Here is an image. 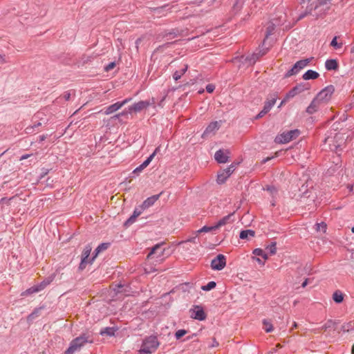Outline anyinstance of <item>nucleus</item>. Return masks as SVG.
Returning a JSON list of instances; mask_svg holds the SVG:
<instances>
[{"mask_svg": "<svg viewBox=\"0 0 354 354\" xmlns=\"http://www.w3.org/2000/svg\"><path fill=\"white\" fill-rule=\"evenodd\" d=\"M226 266V257L222 254H218L211 261V268L214 270H221Z\"/></svg>", "mask_w": 354, "mask_h": 354, "instance_id": "nucleus-8", "label": "nucleus"}, {"mask_svg": "<svg viewBox=\"0 0 354 354\" xmlns=\"http://www.w3.org/2000/svg\"><path fill=\"white\" fill-rule=\"evenodd\" d=\"M321 101L319 100L316 97L312 100V102H310V104H309V106L307 107L306 109V112L308 113V114H313L315 113L320 104H321Z\"/></svg>", "mask_w": 354, "mask_h": 354, "instance_id": "nucleus-16", "label": "nucleus"}, {"mask_svg": "<svg viewBox=\"0 0 354 354\" xmlns=\"http://www.w3.org/2000/svg\"><path fill=\"white\" fill-rule=\"evenodd\" d=\"M189 68L188 64H185L183 68H182L180 70L176 71L173 74V78L177 81L180 79L182 75H183L186 71H187Z\"/></svg>", "mask_w": 354, "mask_h": 354, "instance_id": "nucleus-30", "label": "nucleus"}, {"mask_svg": "<svg viewBox=\"0 0 354 354\" xmlns=\"http://www.w3.org/2000/svg\"><path fill=\"white\" fill-rule=\"evenodd\" d=\"M342 330L344 332H349L351 330H354V321L350 322L346 324H344L342 326Z\"/></svg>", "mask_w": 354, "mask_h": 354, "instance_id": "nucleus-41", "label": "nucleus"}, {"mask_svg": "<svg viewBox=\"0 0 354 354\" xmlns=\"http://www.w3.org/2000/svg\"><path fill=\"white\" fill-rule=\"evenodd\" d=\"M120 104H119L118 102H117L111 105L108 106L107 107L104 108L100 112L103 113L105 115L111 114L121 109Z\"/></svg>", "mask_w": 354, "mask_h": 354, "instance_id": "nucleus-17", "label": "nucleus"}, {"mask_svg": "<svg viewBox=\"0 0 354 354\" xmlns=\"http://www.w3.org/2000/svg\"><path fill=\"white\" fill-rule=\"evenodd\" d=\"M333 299L337 304H340L344 300V295L340 290H336L333 295Z\"/></svg>", "mask_w": 354, "mask_h": 354, "instance_id": "nucleus-33", "label": "nucleus"}, {"mask_svg": "<svg viewBox=\"0 0 354 354\" xmlns=\"http://www.w3.org/2000/svg\"><path fill=\"white\" fill-rule=\"evenodd\" d=\"M187 333V331L185 329H180V330H178L176 333H175V338L178 340L180 339L181 337H183L185 335H186Z\"/></svg>", "mask_w": 354, "mask_h": 354, "instance_id": "nucleus-46", "label": "nucleus"}, {"mask_svg": "<svg viewBox=\"0 0 354 354\" xmlns=\"http://www.w3.org/2000/svg\"><path fill=\"white\" fill-rule=\"evenodd\" d=\"M319 77V74L313 70H308L302 76L305 80H315Z\"/></svg>", "mask_w": 354, "mask_h": 354, "instance_id": "nucleus-28", "label": "nucleus"}, {"mask_svg": "<svg viewBox=\"0 0 354 354\" xmlns=\"http://www.w3.org/2000/svg\"><path fill=\"white\" fill-rule=\"evenodd\" d=\"M115 66V63L114 62H110L108 65H106L104 68L106 71H109L112 70Z\"/></svg>", "mask_w": 354, "mask_h": 354, "instance_id": "nucleus-58", "label": "nucleus"}, {"mask_svg": "<svg viewBox=\"0 0 354 354\" xmlns=\"http://www.w3.org/2000/svg\"><path fill=\"white\" fill-rule=\"evenodd\" d=\"M180 35V31L177 28H174L171 30H165L160 34V36L166 37L168 39L175 38Z\"/></svg>", "mask_w": 354, "mask_h": 354, "instance_id": "nucleus-20", "label": "nucleus"}, {"mask_svg": "<svg viewBox=\"0 0 354 354\" xmlns=\"http://www.w3.org/2000/svg\"><path fill=\"white\" fill-rule=\"evenodd\" d=\"M215 89V86L212 84H209L206 86V91L207 93H212Z\"/></svg>", "mask_w": 354, "mask_h": 354, "instance_id": "nucleus-57", "label": "nucleus"}, {"mask_svg": "<svg viewBox=\"0 0 354 354\" xmlns=\"http://www.w3.org/2000/svg\"><path fill=\"white\" fill-rule=\"evenodd\" d=\"M136 216L134 215H131L124 223V226L125 227H129L131 225H132L136 220Z\"/></svg>", "mask_w": 354, "mask_h": 354, "instance_id": "nucleus-47", "label": "nucleus"}, {"mask_svg": "<svg viewBox=\"0 0 354 354\" xmlns=\"http://www.w3.org/2000/svg\"><path fill=\"white\" fill-rule=\"evenodd\" d=\"M130 286L126 284L118 283L115 286L113 290L115 295L122 294L124 295H130Z\"/></svg>", "mask_w": 354, "mask_h": 354, "instance_id": "nucleus-14", "label": "nucleus"}, {"mask_svg": "<svg viewBox=\"0 0 354 354\" xmlns=\"http://www.w3.org/2000/svg\"><path fill=\"white\" fill-rule=\"evenodd\" d=\"M268 112L265 111L263 109L254 117L255 120H259L263 118Z\"/></svg>", "mask_w": 354, "mask_h": 354, "instance_id": "nucleus-55", "label": "nucleus"}, {"mask_svg": "<svg viewBox=\"0 0 354 354\" xmlns=\"http://www.w3.org/2000/svg\"><path fill=\"white\" fill-rule=\"evenodd\" d=\"M324 142L329 145L331 151L338 153L342 151V145L345 143V139L343 134L336 133L333 137L327 136Z\"/></svg>", "mask_w": 354, "mask_h": 354, "instance_id": "nucleus-3", "label": "nucleus"}, {"mask_svg": "<svg viewBox=\"0 0 354 354\" xmlns=\"http://www.w3.org/2000/svg\"><path fill=\"white\" fill-rule=\"evenodd\" d=\"M234 213H231V214H229L227 216H225L224 217H223L222 218H221L217 223L216 225H214V227L217 229H218L219 227H221V226H223L227 223H232L234 221V220L232 218V216H234Z\"/></svg>", "mask_w": 354, "mask_h": 354, "instance_id": "nucleus-18", "label": "nucleus"}, {"mask_svg": "<svg viewBox=\"0 0 354 354\" xmlns=\"http://www.w3.org/2000/svg\"><path fill=\"white\" fill-rule=\"evenodd\" d=\"M234 171V166H229L225 169H223L217 174L216 182L218 184L224 183L226 180L230 176V175Z\"/></svg>", "mask_w": 354, "mask_h": 354, "instance_id": "nucleus-11", "label": "nucleus"}, {"mask_svg": "<svg viewBox=\"0 0 354 354\" xmlns=\"http://www.w3.org/2000/svg\"><path fill=\"white\" fill-rule=\"evenodd\" d=\"M309 86L307 85V84L304 83H300L297 84L295 86H294L290 91L292 93V94L295 96L296 95L301 93V92L308 90Z\"/></svg>", "mask_w": 354, "mask_h": 354, "instance_id": "nucleus-24", "label": "nucleus"}, {"mask_svg": "<svg viewBox=\"0 0 354 354\" xmlns=\"http://www.w3.org/2000/svg\"><path fill=\"white\" fill-rule=\"evenodd\" d=\"M216 228L214 227V225L213 226H207V225H205L203 226L202 228H201L200 230L196 231V234H201L202 232H212V231H214V230H216Z\"/></svg>", "mask_w": 354, "mask_h": 354, "instance_id": "nucleus-39", "label": "nucleus"}, {"mask_svg": "<svg viewBox=\"0 0 354 354\" xmlns=\"http://www.w3.org/2000/svg\"><path fill=\"white\" fill-rule=\"evenodd\" d=\"M155 104V100L154 98L151 99V100H141L138 102H136L133 104L131 106H129V111L134 112V113H138L142 111L144 109H146L148 106L150 105Z\"/></svg>", "mask_w": 354, "mask_h": 354, "instance_id": "nucleus-7", "label": "nucleus"}, {"mask_svg": "<svg viewBox=\"0 0 354 354\" xmlns=\"http://www.w3.org/2000/svg\"><path fill=\"white\" fill-rule=\"evenodd\" d=\"M171 7L169 3L165 4L160 7L150 8L151 12L156 15L158 17L166 16L170 12Z\"/></svg>", "mask_w": 354, "mask_h": 354, "instance_id": "nucleus-12", "label": "nucleus"}, {"mask_svg": "<svg viewBox=\"0 0 354 354\" xmlns=\"http://www.w3.org/2000/svg\"><path fill=\"white\" fill-rule=\"evenodd\" d=\"M277 98H278V95H277V92L270 93L268 96V98L264 103V106H263V109L268 113L271 110L272 106L274 105V104L276 103Z\"/></svg>", "mask_w": 354, "mask_h": 354, "instance_id": "nucleus-13", "label": "nucleus"}, {"mask_svg": "<svg viewBox=\"0 0 354 354\" xmlns=\"http://www.w3.org/2000/svg\"><path fill=\"white\" fill-rule=\"evenodd\" d=\"M266 250H268L271 255H274L277 252V243L271 242V243L266 247Z\"/></svg>", "mask_w": 354, "mask_h": 354, "instance_id": "nucleus-42", "label": "nucleus"}, {"mask_svg": "<svg viewBox=\"0 0 354 354\" xmlns=\"http://www.w3.org/2000/svg\"><path fill=\"white\" fill-rule=\"evenodd\" d=\"M41 308H36L27 317L28 321H32L39 317Z\"/></svg>", "mask_w": 354, "mask_h": 354, "instance_id": "nucleus-38", "label": "nucleus"}, {"mask_svg": "<svg viewBox=\"0 0 354 354\" xmlns=\"http://www.w3.org/2000/svg\"><path fill=\"white\" fill-rule=\"evenodd\" d=\"M294 97L295 95L292 94V93L290 91H289L288 93H286L283 99L281 100V104H286L287 102L289 101L290 98H292Z\"/></svg>", "mask_w": 354, "mask_h": 354, "instance_id": "nucleus-51", "label": "nucleus"}, {"mask_svg": "<svg viewBox=\"0 0 354 354\" xmlns=\"http://www.w3.org/2000/svg\"><path fill=\"white\" fill-rule=\"evenodd\" d=\"M313 57L310 58L301 59L297 62L293 66L288 70L284 75L285 78H288L291 77L292 75L297 74L301 70L305 68L313 59Z\"/></svg>", "mask_w": 354, "mask_h": 354, "instance_id": "nucleus-6", "label": "nucleus"}, {"mask_svg": "<svg viewBox=\"0 0 354 354\" xmlns=\"http://www.w3.org/2000/svg\"><path fill=\"white\" fill-rule=\"evenodd\" d=\"M132 113V111H129V106L123 110L122 112L119 113V114L120 115V117H122V116H127L128 114H131Z\"/></svg>", "mask_w": 354, "mask_h": 354, "instance_id": "nucleus-59", "label": "nucleus"}, {"mask_svg": "<svg viewBox=\"0 0 354 354\" xmlns=\"http://www.w3.org/2000/svg\"><path fill=\"white\" fill-rule=\"evenodd\" d=\"M337 37L335 36L333 37V39H332V41H330V45L333 47L335 49H339L342 47L343 46V44L342 43H338L337 41Z\"/></svg>", "mask_w": 354, "mask_h": 354, "instance_id": "nucleus-44", "label": "nucleus"}, {"mask_svg": "<svg viewBox=\"0 0 354 354\" xmlns=\"http://www.w3.org/2000/svg\"><path fill=\"white\" fill-rule=\"evenodd\" d=\"M331 0H317V5L315 6V9H317V8L319 6H324V5L327 4Z\"/></svg>", "mask_w": 354, "mask_h": 354, "instance_id": "nucleus-56", "label": "nucleus"}, {"mask_svg": "<svg viewBox=\"0 0 354 354\" xmlns=\"http://www.w3.org/2000/svg\"><path fill=\"white\" fill-rule=\"evenodd\" d=\"M264 189L268 191L272 195L277 194V189L273 185H267Z\"/></svg>", "mask_w": 354, "mask_h": 354, "instance_id": "nucleus-49", "label": "nucleus"}, {"mask_svg": "<svg viewBox=\"0 0 354 354\" xmlns=\"http://www.w3.org/2000/svg\"><path fill=\"white\" fill-rule=\"evenodd\" d=\"M214 158L218 163H225L228 162V156L222 149L216 151Z\"/></svg>", "mask_w": 354, "mask_h": 354, "instance_id": "nucleus-19", "label": "nucleus"}, {"mask_svg": "<svg viewBox=\"0 0 354 354\" xmlns=\"http://www.w3.org/2000/svg\"><path fill=\"white\" fill-rule=\"evenodd\" d=\"M41 122H37V123H35L32 127H27V128H26V130H27V131H28V132H29V133H30V131L31 129H34L35 128H37V127H39V126H41Z\"/></svg>", "mask_w": 354, "mask_h": 354, "instance_id": "nucleus-63", "label": "nucleus"}, {"mask_svg": "<svg viewBox=\"0 0 354 354\" xmlns=\"http://www.w3.org/2000/svg\"><path fill=\"white\" fill-rule=\"evenodd\" d=\"M48 172H49V169H46V168H42L41 172L39 176V180H41L43 178H44L48 174Z\"/></svg>", "mask_w": 354, "mask_h": 354, "instance_id": "nucleus-54", "label": "nucleus"}, {"mask_svg": "<svg viewBox=\"0 0 354 354\" xmlns=\"http://www.w3.org/2000/svg\"><path fill=\"white\" fill-rule=\"evenodd\" d=\"M131 100V98H126L124 99V100L121 101V102H118L119 104H120V106L121 108L125 105L126 104H127L129 102H130Z\"/></svg>", "mask_w": 354, "mask_h": 354, "instance_id": "nucleus-64", "label": "nucleus"}, {"mask_svg": "<svg viewBox=\"0 0 354 354\" xmlns=\"http://www.w3.org/2000/svg\"><path fill=\"white\" fill-rule=\"evenodd\" d=\"M39 287H41V286H37V285L33 286L30 287V288H28L25 291L22 292L21 294V296L26 297V296H28V295H30L34 293L39 292L41 291V288H39Z\"/></svg>", "mask_w": 354, "mask_h": 354, "instance_id": "nucleus-29", "label": "nucleus"}, {"mask_svg": "<svg viewBox=\"0 0 354 354\" xmlns=\"http://www.w3.org/2000/svg\"><path fill=\"white\" fill-rule=\"evenodd\" d=\"M63 97L66 101H69L71 99V92L70 91H66L63 94Z\"/></svg>", "mask_w": 354, "mask_h": 354, "instance_id": "nucleus-62", "label": "nucleus"}, {"mask_svg": "<svg viewBox=\"0 0 354 354\" xmlns=\"http://www.w3.org/2000/svg\"><path fill=\"white\" fill-rule=\"evenodd\" d=\"M268 50V48L259 50L258 53H253L249 58H248V59L250 63L254 64L259 59L260 57L266 55Z\"/></svg>", "mask_w": 354, "mask_h": 354, "instance_id": "nucleus-23", "label": "nucleus"}, {"mask_svg": "<svg viewBox=\"0 0 354 354\" xmlns=\"http://www.w3.org/2000/svg\"><path fill=\"white\" fill-rule=\"evenodd\" d=\"M216 286V283L214 281H209L207 284L201 286V289L204 291H209Z\"/></svg>", "mask_w": 354, "mask_h": 354, "instance_id": "nucleus-40", "label": "nucleus"}, {"mask_svg": "<svg viewBox=\"0 0 354 354\" xmlns=\"http://www.w3.org/2000/svg\"><path fill=\"white\" fill-rule=\"evenodd\" d=\"M160 345V342L157 336L150 335L146 337L143 340L139 350L140 354H152L153 353Z\"/></svg>", "mask_w": 354, "mask_h": 354, "instance_id": "nucleus-1", "label": "nucleus"}, {"mask_svg": "<svg viewBox=\"0 0 354 354\" xmlns=\"http://www.w3.org/2000/svg\"><path fill=\"white\" fill-rule=\"evenodd\" d=\"M220 127V125L217 121L212 122L209 123V124L206 127L203 136L208 135L216 130H218Z\"/></svg>", "mask_w": 354, "mask_h": 354, "instance_id": "nucleus-25", "label": "nucleus"}, {"mask_svg": "<svg viewBox=\"0 0 354 354\" xmlns=\"http://www.w3.org/2000/svg\"><path fill=\"white\" fill-rule=\"evenodd\" d=\"M311 10H312V9L310 11L306 10L305 12L301 13L299 15L297 20H301V19H304V17H306L307 15L310 14Z\"/></svg>", "mask_w": 354, "mask_h": 354, "instance_id": "nucleus-60", "label": "nucleus"}, {"mask_svg": "<svg viewBox=\"0 0 354 354\" xmlns=\"http://www.w3.org/2000/svg\"><path fill=\"white\" fill-rule=\"evenodd\" d=\"M91 250H92L91 245L90 244L86 245L82 251L81 258H83L84 259L89 260L88 257L91 254Z\"/></svg>", "mask_w": 354, "mask_h": 354, "instance_id": "nucleus-34", "label": "nucleus"}, {"mask_svg": "<svg viewBox=\"0 0 354 354\" xmlns=\"http://www.w3.org/2000/svg\"><path fill=\"white\" fill-rule=\"evenodd\" d=\"M144 208H142V205H140L139 207L135 208L133 212V215H134L136 217H138L144 210Z\"/></svg>", "mask_w": 354, "mask_h": 354, "instance_id": "nucleus-52", "label": "nucleus"}, {"mask_svg": "<svg viewBox=\"0 0 354 354\" xmlns=\"http://www.w3.org/2000/svg\"><path fill=\"white\" fill-rule=\"evenodd\" d=\"M87 342L92 343L93 339H90V336L86 333H82L71 342L69 347L63 354H73L80 350Z\"/></svg>", "mask_w": 354, "mask_h": 354, "instance_id": "nucleus-2", "label": "nucleus"}, {"mask_svg": "<svg viewBox=\"0 0 354 354\" xmlns=\"http://www.w3.org/2000/svg\"><path fill=\"white\" fill-rule=\"evenodd\" d=\"M263 324L264 326V330L267 333H270L273 330V326L272 324L266 319L263 320Z\"/></svg>", "mask_w": 354, "mask_h": 354, "instance_id": "nucleus-43", "label": "nucleus"}, {"mask_svg": "<svg viewBox=\"0 0 354 354\" xmlns=\"http://www.w3.org/2000/svg\"><path fill=\"white\" fill-rule=\"evenodd\" d=\"M165 245V242H161L153 246L147 256V259L149 260L156 258L157 261H162L165 251V248L163 247Z\"/></svg>", "mask_w": 354, "mask_h": 354, "instance_id": "nucleus-5", "label": "nucleus"}, {"mask_svg": "<svg viewBox=\"0 0 354 354\" xmlns=\"http://www.w3.org/2000/svg\"><path fill=\"white\" fill-rule=\"evenodd\" d=\"M110 243H102L100 244L94 250L93 254V257L90 259V262L93 263L95 259L97 257V255L102 251L106 250L110 246Z\"/></svg>", "mask_w": 354, "mask_h": 354, "instance_id": "nucleus-15", "label": "nucleus"}, {"mask_svg": "<svg viewBox=\"0 0 354 354\" xmlns=\"http://www.w3.org/2000/svg\"><path fill=\"white\" fill-rule=\"evenodd\" d=\"M242 5L243 3L239 0H234L233 6L232 8V12L234 15H236L241 10Z\"/></svg>", "mask_w": 354, "mask_h": 354, "instance_id": "nucleus-35", "label": "nucleus"}, {"mask_svg": "<svg viewBox=\"0 0 354 354\" xmlns=\"http://www.w3.org/2000/svg\"><path fill=\"white\" fill-rule=\"evenodd\" d=\"M335 324V322L334 321L329 319L324 324V328H333Z\"/></svg>", "mask_w": 354, "mask_h": 354, "instance_id": "nucleus-53", "label": "nucleus"}, {"mask_svg": "<svg viewBox=\"0 0 354 354\" xmlns=\"http://www.w3.org/2000/svg\"><path fill=\"white\" fill-rule=\"evenodd\" d=\"M147 166L142 162L140 166L136 167L131 174L130 177H135V175H139V174Z\"/></svg>", "mask_w": 354, "mask_h": 354, "instance_id": "nucleus-37", "label": "nucleus"}, {"mask_svg": "<svg viewBox=\"0 0 354 354\" xmlns=\"http://www.w3.org/2000/svg\"><path fill=\"white\" fill-rule=\"evenodd\" d=\"M50 283V281H43L39 284H37V286H41V290H44L48 284Z\"/></svg>", "mask_w": 354, "mask_h": 354, "instance_id": "nucleus-61", "label": "nucleus"}, {"mask_svg": "<svg viewBox=\"0 0 354 354\" xmlns=\"http://www.w3.org/2000/svg\"><path fill=\"white\" fill-rule=\"evenodd\" d=\"M335 91V87L333 85H328L323 88L316 96V97L322 102H328L332 94Z\"/></svg>", "mask_w": 354, "mask_h": 354, "instance_id": "nucleus-10", "label": "nucleus"}, {"mask_svg": "<svg viewBox=\"0 0 354 354\" xmlns=\"http://www.w3.org/2000/svg\"><path fill=\"white\" fill-rule=\"evenodd\" d=\"M325 67L328 71H335L338 68L339 64L336 59H327L325 62Z\"/></svg>", "mask_w": 354, "mask_h": 354, "instance_id": "nucleus-27", "label": "nucleus"}, {"mask_svg": "<svg viewBox=\"0 0 354 354\" xmlns=\"http://www.w3.org/2000/svg\"><path fill=\"white\" fill-rule=\"evenodd\" d=\"M294 97L295 95L292 94V93L290 91H289L288 93H286L283 99L281 100V104H286L287 102L289 101L290 98H292Z\"/></svg>", "mask_w": 354, "mask_h": 354, "instance_id": "nucleus-50", "label": "nucleus"}, {"mask_svg": "<svg viewBox=\"0 0 354 354\" xmlns=\"http://www.w3.org/2000/svg\"><path fill=\"white\" fill-rule=\"evenodd\" d=\"M275 30V25L272 22H270L266 28V31L265 34V39H263L262 45L263 46L266 41V39H268L270 35H272Z\"/></svg>", "mask_w": 354, "mask_h": 354, "instance_id": "nucleus-31", "label": "nucleus"}, {"mask_svg": "<svg viewBox=\"0 0 354 354\" xmlns=\"http://www.w3.org/2000/svg\"><path fill=\"white\" fill-rule=\"evenodd\" d=\"M117 330L118 328L115 327H105L100 330V334L102 336L106 335L108 337H113L115 336Z\"/></svg>", "mask_w": 354, "mask_h": 354, "instance_id": "nucleus-26", "label": "nucleus"}, {"mask_svg": "<svg viewBox=\"0 0 354 354\" xmlns=\"http://www.w3.org/2000/svg\"><path fill=\"white\" fill-rule=\"evenodd\" d=\"M88 263H91L90 262V259L89 260H86V259H84L83 258H81V261H80V263L79 265V267H78V270L80 271H82L83 270L85 269L86 265Z\"/></svg>", "mask_w": 354, "mask_h": 354, "instance_id": "nucleus-45", "label": "nucleus"}, {"mask_svg": "<svg viewBox=\"0 0 354 354\" xmlns=\"http://www.w3.org/2000/svg\"><path fill=\"white\" fill-rule=\"evenodd\" d=\"M253 254L256 256L261 257L264 260L268 259V254L261 248L254 249Z\"/></svg>", "mask_w": 354, "mask_h": 354, "instance_id": "nucleus-36", "label": "nucleus"}, {"mask_svg": "<svg viewBox=\"0 0 354 354\" xmlns=\"http://www.w3.org/2000/svg\"><path fill=\"white\" fill-rule=\"evenodd\" d=\"M189 312L191 313L190 317L198 321H203L207 317L204 309L201 306H193V308L189 310Z\"/></svg>", "mask_w": 354, "mask_h": 354, "instance_id": "nucleus-9", "label": "nucleus"}, {"mask_svg": "<svg viewBox=\"0 0 354 354\" xmlns=\"http://www.w3.org/2000/svg\"><path fill=\"white\" fill-rule=\"evenodd\" d=\"M255 236V232L252 230H245L240 232L239 238L241 239H248L249 236L254 237Z\"/></svg>", "mask_w": 354, "mask_h": 354, "instance_id": "nucleus-32", "label": "nucleus"}, {"mask_svg": "<svg viewBox=\"0 0 354 354\" xmlns=\"http://www.w3.org/2000/svg\"><path fill=\"white\" fill-rule=\"evenodd\" d=\"M299 134L300 131L298 129L286 131L277 135L274 139V142L278 144H286L297 138Z\"/></svg>", "mask_w": 354, "mask_h": 354, "instance_id": "nucleus-4", "label": "nucleus"}, {"mask_svg": "<svg viewBox=\"0 0 354 354\" xmlns=\"http://www.w3.org/2000/svg\"><path fill=\"white\" fill-rule=\"evenodd\" d=\"M158 150V148H156V150L143 162L145 165L148 166L149 163L153 160V157L155 156L157 151Z\"/></svg>", "mask_w": 354, "mask_h": 354, "instance_id": "nucleus-48", "label": "nucleus"}, {"mask_svg": "<svg viewBox=\"0 0 354 354\" xmlns=\"http://www.w3.org/2000/svg\"><path fill=\"white\" fill-rule=\"evenodd\" d=\"M268 50V48L259 50L258 53H253L249 58H248V59L250 63L254 64L259 59L260 57L266 55Z\"/></svg>", "mask_w": 354, "mask_h": 354, "instance_id": "nucleus-22", "label": "nucleus"}, {"mask_svg": "<svg viewBox=\"0 0 354 354\" xmlns=\"http://www.w3.org/2000/svg\"><path fill=\"white\" fill-rule=\"evenodd\" d=\"M160 194L153 195L150 197H148L146 200L143 201L142 203V208L147 209L149 207L152 206L156 201L158 200Z\"/></svg>", "mask_w": 354, "mask_h": 354, "instance_id": "nucleus-21", "label": "nucleus"}]
</instances>
